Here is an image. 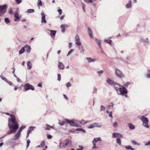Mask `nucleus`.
<instances>
[{"mask_svg":"<svg viewBox=\"0 0 150 150\" xmlns=\"http://www.w3.org/2000/svg\"><path fill=\"white\" fill-rule=\"evenodd\" d=\"M8 126L10 130L8 131L7 133L4 135V136L8 134L15 133L19 128V125L17 122H15L13 120H9V123H8Z\"/></svg>","mask_w":150,"mask_h":150,"instance_id":"1","label":"nucleus"},{"mask_svg":"<svg viewBox=\"0 0 150 150\" xmlns=\"http://www.w3.org/2000/svg\"><path fill=\"white\" fill-rule=\"evenodd\" d=\"M76 45H77V46H76V47L78 48L80 51L81 53L84 54V50L83 48V46L81 45V42L80 40V39L79 38V36L78 35H76Z\"/></svg>","mask_w":150,"mask_h":150,"instance_id":"2","label":"nucleus"},{"mask_svg":"<svg viewBox=\"0 0 150 150\" xmlns=\"http://www.w3.org/2000/svg\"><path fill=\"white\" fill-rule=\"evenodd\" d=\"M140 119L142 122V125L146 128H148L150 127L148 125L149 120L144 115L141 116Z\"/></svg>","mask_w":150,"mask_h":150,"instance_id":"3","label":"nucleus"},{"mask_svg":"<svg viewBox=\"0 0 150 150\" xmlns=\"http://www.w3.org/2000/svg\"><path fill=\"white\" fill-rule=\"evenodd\" d=\"M127 92L128 91L126 88L125 86H121L120 88L119 91L117 93L119 95H124V94L127 93Z\"/></svg>","mask_w":150,"mask_h":150,"instance_id":"4","label":"nucleus"},{"mask_svg":"<svg viewBox=\"0 0 150 150\" xmlns=\"http://www.w3.org/2000/svg\"><path fill=\"white\" fill-rule=\"evenodd\" d=\"M7 8V6L6 4L4 5H0V16L3 15L6 12Z\"/></svg>","mask_w":150,"mask_h":150,"instance_id":"5","label":"nucleus"},{"mask_svg":"<svg viewBox=\"0 0 150 150\" xmlns=\"http://www.w3.org/2000/svg\"><path fill=\"white\" fill-rule=\"evenodd\" d=\"M139 42L141 43H143L145 47L147 46L150 44L149 40L147 38H142L139 40Z\"/></svg>","mask_w":150,"mask_h":150,"instance_id":"6","label":"nucleus"},{"mask_svg":"<svg viewBox=\"0 0 150 150\" xmlns=\"http://www.w3.org/2000/svg\"><path fill=\"white\" fill-rule=\"evenodd\" d=\"M24 88L25 91L28 90L29 89L34 90L35 89L34 87L29 83L25 84V85Z\"/></svg>","mask_w":150,"mask_h":150,"instance_id":"7","label":"nucleus"},{"mask_svg":"<svg viewBox=\"0 0 150 150\" xmlns=\"http://www.w3.org/2000/svg\"><path fill=\"white\" fill-rule=\"evenodd\" d=\"M115 72L116 75L120 78L124 77V76L122 71L117 69H115Z\"/></svg>","mask_w":150,"mask_h":150,"instance_id":"8","label":"nucleus"},{"mask_svg":"<svg viewBox=\"0 0 150 150\" xmlns=\"http://www.w3.org/2000/svg\"><path fill=\"white\" fill-rule=\"evenodd\" d=\"M6 114L7 115H10V118H9L8 120V122L9 123V120H13V121H14L15 122H17V121L16 120V118L15 117V116L12 114H10L8 112H6Z\"/></svg>","mask_w":150,"mask_h":150,"instance_id":"9","label":"nucleus"},{"mask_svg":"<svg viewBox=\"0 0 150 150\" xmlns=\"http://www.w3.org/2000/svg\"><path fill=\"white\" fill-rule=\"evenodd\" d=\"M64 120L66 121L67 123L69 124L71 126L73 127L75 126V123L74 121L67 119H66Z\"/></svg>","mask_w":150,"mask_h":150,"instance_id":"10","label":"nucleus"},{"mask_svg":"<svg viewBox=\"0 0 150 150\" xmlns=\"http://www.w3.org/2000/svg\"><path fill=\"white\" fill-rule=\"evenodd\" d=\"M113 86H114L116 91L117 93L118 92V91H119L120 88L121 86H122L115 83Z\"/></svg>","mask_w":150,"mask_h":150,"instance_id":"11","label":"nucleus"},{"mask_svg":"<svg viewBox=\"0 0 150 150\" xmlns=\"http://www.w3.org/2000/svg\"><path fill=\"white\" fill-rule=\"evenodd\" d=\"M21 133L18 132L17 133L15 134L12 138V140H16L18 139L20 136Z\"/></svg>","mask_w":150,"mask_h":150,"instance_id":"12","label":"nucleus"},{"mask_svg":"<svg viewBox=\"0 0 150 150\" xmlns=\"http://www.w3.org/2000/svg\"><path fill=\"white\" fill-rule=\"evenodd\" d=\"M112 136L115 138L117 137H119V138L122 137V135L118 132H114L112 134Z\"/></svg>","mask_w":150,"mask_h":150,"instance_id":"13","label":"nucleus"},{"mask_svg":"<svg viewBox=\"0 0 150 150\" xmlns=\"http://www.w3.org/2000/svg\"><path fill=\"white\" fill-rule=\"evenodd\" d=\"M35 127L31 126L28 128L27 131V138L29 136L30 133L33 130Z\"/></svg>","mask_w":150,"mask_h":150,"instance_id":"14","label":"nucleus"},{"mask_svg":"<svg viewBox=\"0 0 150 150\" xmlns=\"http://www.w3.org/2000/svg\"><path fill=\"white\" fill-rule=\"evenodd\" d=\"M107 83L109 85L111 86H113L115 84V82L112 81L110 79L108 78L106 80Z\"/></svg>","mask_w":150,"mask_h":150,"instance_id":"15","label":"nucleus"},{"mask_svg":"<svg viewBox=\"0 0 150 150\" xmlns=\"http://www.w3.org/2000/svg\"><path fill=\"white\" fill-rule=\"evenodd\" d=\"M95 41L96 42L97 44L99 47L101 49V40L99 39H98L97 38H95Z\"/></svg>","mask_w":150,"mask_h":150,"instance_id":"16","label":"nucleus"},{"mask_svg":"<svg viewBox=\"0 0 150 150\" xmlns=\"http://www.w3.org/2000/svg\"><path fill=\"white\" fill-rule=\"evenodd\" d=\"M87 30L88 33L89 35L91 38H93V33L91 28L89 27H88Z\"/></svg>","mask_w":150,"mask_h":150,"instance_id":"17","label":"nucleus"},{"mask_svg":"<svg viewBox=\"0 0 150 150\" xmlns=\"http://www.w3.org/2000/svg\"><path fill=\"white\" fill-rule=\"evenodd\" d=\"M86 59L88 61V63L94 62L97 60L96 59H92L91 57H87Z\"/></svg>","mask_w":150,"mask_h":150,"instance_id":"18","label":"nucleus"},{"mask_svg":"<svg viewBox=\"0 0 150 150\" xmlns=\"http://www.w3.org/2000/svg\"><path fill=\"white\" fill-rule=\"evenodd\" d=\"M66 143L65 144H63L62 145V147L64 148L65 147V146L69 145L70 144H71V140H69V139H67L66 140Z\"/></svg>","mask_w":150,"mask_h":150,"instance_id":"19","label":"nucleus"},{"mask_svg":"<svg viewBox=\"0 0 150 150\" xmlns=\"http://www.w3.org/2000/svg\"><path fill=\"white\" fill-rule=\"evenodd\" d=\"M132 0H129L128 3L126 4L125 7L126 8H129L132 7Z\"/></svg>","mask_w":150,"mask_h":150,"instance_id":"20","label":"nucleus"},{"mask_svg":"<svg viewBox=\"0 0 150 150\" xmlns=\"http://www.w3.org/2000/svg\"><path fill=\"white\" fill-rule=\"evenodd\" d=\"M101 138L100 137L95 138L92 141L93 144H96L97 142L101 141Z\"/></svg>","mask_w":150,"mask_h":150,"instance_id":"21","label":"nucleus"},{"mask_svg":"<svg viewBox=\"0 0 150 150\" xmlns=\"http://www.w3.org/2000/svg\"><path fill=\"white\" fill-rule=\"evenodd\" d=\"M24 49L28 53H30L31 48L30 46L28 45H26L24 47Z\"/></svg>","mask_w":150,"mask_h":150,"instance_id":"22","label":"nucleus"},{"mask_svg":"<svg viewBox=\"0 0 150 150\" xmlns=\"http://www.w3.org/2000/svg\"><path fill=\"white\" fill-rule=\"evenodd\" d=\"M58 67L60 69H63L64 68V65L61 62H59L58 63Z\"/></svg>","mask_w":150,"mask_h":150,"instance_id":"23","label":"nucleus"},{"mask_svg":"<svg viewBox=\"0 0 150 150\" xmlns=\"http://www.w3.org/2000/svg\"><path fill=\"white\" fill-rule=\"evenodd\" d=\"M14 17L16 18L14 19V21H17V20H19L20 19V17L19 16V14L17 12H16L14 14Z\"/></svg>","mask_w":150,"mask_h":150,"instance_id":"24","label":"nucleus"},{"mask_svg":"<svg viewBox=\"0 0 150 150\" xmlns=\"http://www.w3.org/2000/svg\"><path fill=\"white\" fill-rule=\"evenodd\" d=\"M50 31L51 33L50 34L51 36L54 38L56 33V31L54 30H50Z\"/></svg>","mask_w":150,"mask_h":150,"instance_id":"25","label":"nucleus"},{"mask_svg":"<svg viewBox=\"0 0 150 150\" xmlns=\"http://www.w3.org/2000/svg\"><path fill=\"white\" fill-rule=\"evenodd\" d=\"M104 42H107L110 45H112V41L110 39L107 40L105 39L104 40Z\"/></svg>","mask_w":150,"mask_h":150,"instance_id":"26","label":"nucleus"},{"mask_svg":"<svg viewBox=\"0 0 150 150\" xmlns=\"http://www.w3.org/2000/svg\"><path fill=\"white\" fill-rule=\"evenodd\" d=\"M124 147L127 150H135V149L133 148L130 145L124 146Z\"/></svg>","mask_w":150,"mask_h":150,"instance_id":"27","label":"nucleus"},{"mask_svg":"<svg viewBox=\"0 0 150 150\" xmlns=\"http://www.w3.org/2000/svg\"><path fill=\"white\" fill-rule=\"evenodd\" d=\"M78 122L82 125H84L88 122V121H85L83 120L82 119L80 121H79Z\"/></svg>","mask_w":150,"mask_h":150,"instance_id":"28","label":"nucleus"},{"mask_svg":"<svg viewBox=\"0 0 150 150\" xmlns=\"http://www.w3.org/2000/svg\"><path fill=\"white\" fill-rule=\"evenodd\" d=\"M27 68L28 69H30L32 67V64L30 61H28L27 62Z\"/></svg>","mask_w":150,"mask_h":150,"instance_id":"29","label":"nucleus"},{"mask_svg":"<svg viewBox=\"0 0 150 150\" xmlns=\"http://www.w3.org/2000/svg\"><path fill=\"white\" fill-rule=\"evenodd\" d=\"M128 126L130 129L133 130L135 128V127L134 126L132 123H129L128 124Z\"/></svg>","mask_w":150,"mask_h":150,"instance_id":"30","label":"nucleus"},{"mask_svg":"<svg viewBox=\"0 0 150 150\" xmlns=\"http://www.w3.org/2000/svg\"><path fill=\"white\" fill-rule=\"evenodd\" d=\"M76 131H81L83 133L86 132L85 130L81 128H77L76 129Z\"/></svg>","mask_w":150,"mask_h":150,"instance_id":"31","label":"nucleus"},{"mask_svg":"<svg viewBox=\"0 0 150 150\" xmlns=\"http://www.w3.org/2000/svg\"><path fill=\"white\" fill-rule=\"evenodd\" d=\"M37 5L39 7H40V6H42V3L41 0H38Z\"/></svg>","mask_w":150,"mask_h":150,"instance_id":"32","label":"nucleus"},{"mask_svg":"<svg viewBox=\"0 0 150 150\" xmlns=\"http://www.w3.org/2000/svg\"><path fill=\"white\" fill-rule=\"evenodd\" d=\"M25 50L24 47H22L19 51V54L20 55L22 54L24 52Z\"/></svg>","mask_w":150,"mask_h":150,"instance_id":"33","label":"nucleus"},{"mask_svg":"<svg viewBox=\"0 0 150 150\" xmlns=\"http://www.w3.org/2000/svg\"><path fill=\"white\" fill-rule=\"evenodd\" d=\"M67 123V122L65 120L63 121L60 122L59 121V124L61 126H63L65 125Z\"/></svg>","mask_w":150,"mask_h":150,"instance_id":"34","label":"nucleus"},{"mask_svg":"<svg viewBox=\"0 0 150 150\" xmlns=\"http://www.w3.org/2000/svg\"><path fill=\"white\" fill-rule=\"evenodd\" d=\"M116 143L118 144L119 145L121 144V139L120 138H117L116 139Z\"/></svg>","mask_w":150,"mask_h":150,"instance_id":"35","label":"nucleus"},{"mask_svg":"<svg viewBox=\"0 0 150 150\" xmlns=\"http://www.w3.org/2000/svg\"><path fill=\"white\" fill-rule=\"evenodd\" d=\"M93 125L94 126V127H99L100 128L101 127V125H98V124L97 123H93Z\"/></svg>","mask_w":150,"mask_h":150,"instance_id":"36","label":"nucleus"},{"mask_svg":"<svg viewBox=\"0 0 150 150\" xmlns=\"http://www.w3.org/2000/svg\"><path fill=\"white\" fill-rule=\"evenodd\" d=\"M25 126H22L21 127L19 130L18 131V132H20V133H21V132H22V130L23 129H24V128H25Z\"/></svg>","mask_w":150,"mask_h":150,"instance_id":"37","label":"nucleus"},{"mask_svg":"<svg viewBox=\"0 0 150 150\" xmlns=\"http://www.w3.org/2000/svg\"><path fill=\"white\" fill-rule=\"evenodd\" d=\"M34 10L33 9H28L27 11V12L28 13H31L34 12Z\"/></svg>","mask_w":150,"mask_h":150,"instance_id":"38","label":"nucleus"},{"mask_svg":"<svg viewBox=\"0 0 150 150\" xmlns=\"http://www.w3.org/2000/svg\"><path fill=\"white\" fill-rule=\"evenodd\" d=\"M4 21L6 24L9 23L10 22V20L8 18H5Z\"/></svg>","mask_w":150,"mask_h":150,"instance_id":"39","label":"nucleus"},{"mask_svg":"<svg viewBox=\"0 0 150 150\" xmlns=\"http://www.w3.org/2000/svg\"><path fill=\"white\" fill-rule=\"evenodd\" d=\"M123 84L124 86H125V87H127L130 84V83L129 82H123Z\"/></svg>","mask_w":150,"mask_h":150,"instance_id":"40","label":"nucleus"},{"mask_svg":"<svg viewBox=\"0 0 150 150\" xmlns=\"http://www.w3.org/2000/svg\"><path fill=\"white\" fill-rule=\"evenodd\" d=\"M82 8L84 12H86V10H85V8L86 5L84 4L83 3H82Z\"/></svg>","mask_w":150,"mask_h":150,"instance_id":"41","label":"nucleus"},{"mask_svg":"<svg viewBox=\"0 0 150 150\" xmlns=\"http://www.w3.org/2000/svg\"><path fill=\"white\" fill-rule=\"evenodd\" d=\"M78 121H79L77 120H76V127H81V125H79L78 124V123H79Z\"/></svg>","mask_w":150,"mask_h":150,"instance_id":"42","label":"nucleus"},{"mask_svg":"<svg viewBox=\"0 0 150 150\" xmlns=\"http://www.w3.org/2000/svg\"><path fill=\"white\" fill-rule=\"evenodd\" d=\"M97 92V88L96 87H94L93 90V93L96 94Z\"/></svg>","mask_w":150,"mask_h":150,"instance_id":"43","label":"nucleus"},{"mask_svg":"<svg viewBox=\"0 0 150 150\" xmlns=\"http://www.w3.org/2000/svg\"><path fill=\"white\" fill-rule=\"evenodd\" d=\"M86 3H91L93 2L92 0H83Z\"/></svg>","mask_w":150,"mask_h":150,"instance_id":"44","label":"nucleus"},{"mask_svg":"<svg viewBox=\"0 0 150 150\" xmlns=\"http://www.w3.org/2000/svg\"><path fill=\"white\" fill-rule=\"evenodd\" d=\"M105 108L104 106L101 105L100 107V111L104 110H105Z\"/></svg>","mask_w":150,"mask_h":150,"instance_id":"45","label":"nucleus"},{"mask_svg":"<svg viewBox=\"0 0 150 150\" xmlns=\"http://www.w3.org/2000/svg\"><path fill=\"white\" fill-rule=\"evenodd\" d=\"M74 49H72L68 53V54L67 55V56H68L70 55L74 51Z\"/></svg>","mask_w":150,"mask_h":150,"instance_id":"46","label":"nucleus"},{"mask_svg":"<svg viewBox=\"0 0 150 150\" xmlns=\"http://www.w3.org/2000/svg\"><path fill=\"white\" fill-rule=\"evenodd\" d=\"M30 140L29 139H28L27 141V145L26 146V147L27 148L29 147V144H30Z\"/></svg>","mask_w":150,"mask_h":150,"instance_id":"47","label":"nucleus"},{"mask_svg":"<svg viewBox=\"0 0 150 150\" xmlns=\"http://www.w3.org/2000/svg\"><path fill=\"white\" fill-rule=\"evenodd\" d=\"M65 85L67 88H68L71 86L70 83L69 82L67 83Z\"/></svg>","mask_w":150,"mask_h":150,"instance_id":"48","label":"nucleus"},{"mask_svg":"<svg viewBox=\"0 0 150 150\" xmlns=\"http://www.w3.org/2000/svg\"><path fill=\"white\" fill-rule=\"evenodd\" d=\"M103 72V70H101L99 71H97V73H99L98 76H101L100 74H102Z\"/></svg>","mask_w":150,"mask_h":150,"instance_id":"49","label":"nucleus"},{"mask_svg":"<svg viewBox=\"0 0 150 150\" xmlns=\"http://www.w3.org/2000/svg\"><path fill=\"white\" fill-rule=\"evenodd\" d=\"M0 77L1 79L5 81H6H6H7V79H6V78H5V77H4V76H0Z\"/></svg>","mask_w":150,"mask_h":150,"instance_id":"50","label":"nucleus"},{"mask_svg":"<svg viewBox=\"0 0 150 150\" xmlns=\"http://www.w3.org/2000/svg\"><path fill=\"white\" fill-rule=\"evenodd\" d=\"M41 14L42 16L41 19L45 18V16L44 13L42 12Z\"/></svg>","mask_w":150,"mask_h":150,"instance_id":"51","label":"nucleus"},{"mask_svg":"<svg viewBox=\"0 0 150 150\" xmlns=\"http://www.w3.org/2000/svg\"><path fill=\"white\" fill-rule=\"evenodd\" d=\"M79 147L80 148V149H77L76 150H82L83 149V146L81 145H79Z\"/></svg>","mask_w":150,"mask_h":150,"instance_id":"52","label":"nucleus"},{"mask_svg":"<svg viewBox=\"0 0 150 150\" xmlns=\"http://www.w3.org/2000/svg\"><path fill=\"white\" fill-rule=\"evenodd\" d=\"M58 78L57 80L59 81H60L61 79V75L60 74H58L57 75Z\"/></svg>","mask_w":150,"mask_h":150,"instance_id":"53","label":"nucleus"},{"mask_svg":"<svg viewBox=\"0 0 150 150\" xmlns=\"http://www.w3.org/2000/svg\"><path fill=\"white\" fill-rule=\"evenodd\" d=\"M41 22L42 23H47V21L45 19V18L41 19Z\"/></svg>","mask_w":150,"mask_h":150,"instance_id":"54","label":"nucleus"},{"mask_svg":"<svg viewBox=\"0 0 150 150\" xmlns=\"http://www.w3.org/2000/svg\"><path fill=\"white\" fill-rule=\"evenodd\" d=\"M17 4H20L22 1V0H15Z\"/></svg>","mask_w":150,"mask_h":150,"instance_id":"55","label":"nucleus"},{"mask_svg":"<svg viewBox=\"0 0 150 150\" xmlns=\"http://www.w3.org/2000/svg\"><path fill=\"white\" fill-rule=\"evenodd\" d=\"M94 126L93 125V124H91L88 127V129H90V128H94Z\"/></svg>","mask_w":150,"mask_h":150,"instance_id":"56","label":"nucleus"},{"mask_svg":"<svg viewBox=\"0 0 150 150\" xmlns=\"http://www.w3.org/2000/svg\"><path fill=\"white\" fill-rule=\"evenodd\" d=\"M132 143L134 145H136L138 144V143L134 140H132L131 141Z\"/></svg>","mask_w":150,"mask_h":150,"instance_id":"57","label":"nucleus"},{"mask_svg":"<svg viewBox=\"0 0 150 150\" xmlns=\"http://www.w3.org/2000/svg\"><path fill=\"white\" fill-rule=\"evenodd\" d=\"M45 144V142L44 141H42L40 144V145L42 147L44 146Z\"/></svg>","mask_w":150,"mask_h":150,"instance_id":"58","label":"nucleus"},{"mask_svg":"<svg viewBox=\"0 0 150 150\" xmlns=\"http://www.w3.org/2000/svg\"><path fill=\"white\" fill-rule=\"evenodd\" d=\"M146 77L148 79L150 78V73H148L146 74Z\"/></svg>","mask_w":150,"mask_h":150,"instance_id":"59","label":"nucleus"},{"mask_svg":"<svg viewBox=\"0 0 150 150\" xmlns=\"http://www.w3.org/2000/svg\"><path fill=\"white\" fill-rule=\"evenodd\" d=\"M145 145L147 146H150V140L149 141L146 142L145 144Z\"/></svg>","mask_w":150,"mask_h":150,"instance_id":"60","label":"nucleus"},{"mask_svg":"<svg viewBox=\"0 0 150 150\" xmlns=\"http://www.w3.org/2000/svg\"><path fill=\"white\" fill-rule=\"evenodd\" d=\"M117 123L116 122H115L113 124V126L114 127H116L117 126Z\"/></svg>","mask_w":150,"mask_h":150,"instance_id":"61","label":"nucleus"},{"mask_svg":"<svg viewBox=\"0 0 150 150\" xmlns=\"http://www.w3.org/2000/svg\"><path fill=\"white\" fill-rule=\"evenodd\" d=\"M109 116L111 117V118H112L113 116L112 115V111H111L109 113Z\"/></svg>","mask_w":150,"mask_h":150,"instance_id":"62","label":"nucleus"},{"mask_svg":"<svg viewBox=\"0 0 150 150\" xmlns=\"http://www.w3.org/2000/svg\"><path fill=\"white\" fill-rule=\"evenodd\" d=\"M9 13L10 14H11L13 13V11H12V9L11 8L9 11Z\"/></svg>","mask_w":150,"mask_h":150,"instance_id":"63","label":"nucleus"},{"mask_svg":"<svg viewBox=\"0 0 150 150\" xmlns=\"http://www.w3.org/2000/svg\"><path fill=\"white\" fill-rule=\"evenodd\" d=\"M93 144V146L92 147V149H96V144Z\"/></svg>","mask_w":150,"mask_h":150,"instance_id":"64","label":"nucleus"}]
</instances>
